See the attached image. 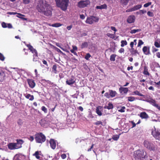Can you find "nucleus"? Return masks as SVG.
Returning <instances> with one entry per match:
<instances>
[{
    "mask_svg": "<svg viewBox=\"0 0 160 160\" xmlns=\"http://www.w3.org/2000/svg\"><path fill=\"white\" fill-rule=\"evenodd\" d=\"M38 12L47 17H50L52 15L53 8L49 3L45 0L39 1L36 6Z\"/></svg>",
    "mask_w": 160,
    "mask_h": 160,
    "instance_id": "nucleus-1",
    "label": "nucleus"
},
{
    "mask_svg": "<svg viewBox=\"0 0 160 160\" xmlns=\"http://www.w3.org/2000/svg\"><path fill=\"white\" fill-rule=\"evenodd\" d=\"M56 6L62 10L65 11L68 6L69 0H55Z\"/></svg>",
    "mask_w": 160,
    "mask_h": 160,
    "instance_id": "nucleus-2",
    "label": "nucleus"
},
{
    "mask_svg": "<svg viewBox=\"0 0 160 160\" xmlns=\"http://www.w3.org/2000/svg\"><path fill=\"white\" fill-rule=\"evenodd\" d=\"M146 152L144 150H138L134 152V157L135 160H142L145 158Z\"/></svg>",
    "mask_w": 160,
    "mask_h": 160,
    "instance_id": "nucleus-3",
    "label": "nucleus"
},
{
    "mask_svg": "<svg viewBox=\"0 0 160 160\" xmlns=\"http://www.w3.org/2000/svg\"><path fill=\"white\" fill-rule=\"evenodd\" d=\"M35 139L37 143H42L45 142L46 137L42 132H37L35 135Z\"/></svg>",
    "mask_w": 160,
    "mask_h": 160,
    "instance_id": "nucleus-4",
    "label": "nucleus"
},
{
    "mask_svg": "<svg viewBox=\"0 0 160 160\" xmlns=\"http://www.w3.org/2000/svg\"><path fill=\"white\" fill-rule=\"evenodd\" d=\"M144 146L148 150L155 151L157 149V146L153 144V143L147 140H144L143 142Z\"/></svg>",
    "mask_w": 160,
    "mask_h": 160,
    "instance_id": "nucleus-5",
    "label": "nucleus"
},
{
    "mask_svg": "<svg viewBox=\"0 0 160 160\" xmlns=\"http://www.w3.org/2000/svg\"><path fill=\"white\" fill-rule=\"evenodd\" d=\"M98 18L93 16L88 17L86 21V22L90 24H92L94 22H98L99 21Z\"/></svg>",
    "mask_w": 160,
    "mask_h": 160,
    "instance_id": "nucleus-6",
    "label": "nucleus"
},
{
    "mask_svg": "<svg viewBox=\"0 0 160 160\" xmlns=\"http://www.w3.org/2000/svg\"><path fill=\"white\" fill-rule=\"evenodd\" d=\"M90 3V1L88 0H81L78 3V6L80 8H83L87 7Z\"/></svg>",
    "mask_w": 160,
    "mask_h": 160,
    "instance_id": "nucleus-7",
    "label": "nucleus"
},
{
    "mask_svg": "<svg viewBox=\"0 0 160 160\" xmlns=\"http://www.w3.org/2000/svg\"><path fill=\"white\" fill-rule=\"evenodd\" d=\"M7 146L8 149L10 150L18 149L20 148V147L17 146L16 143L10 142L8 144Z\"/></svg>",
    "mask_w": 160,
    "mask_h": 160,
    "instance_id": "nucleus-8",
    "label": "nucleus"
},
{
    "mask_svg": "<svg viewBox=\"0 0 160 160\" xmlns=\"http://www.w3.org/2000/svg\"><path fill=\"white\" fill-rule=\"evenodd\" d=\"M152 133L156 139L160 140V130H156L155 129L154 131L152 132Z\"/></svg>",
    "mask_w": 160,
    "mask_h": 160,
    "instance_id": "nucleus-9",
    "label": "nucleus"
},
{
    "mask_svg": "<svg viewBox=\"0 0 160 160\" xmlns=\"http://www.w3.org/2000/svg\"><path fill=\"white\" fill-rule=\"evenodd\" d=\"M27 82L29 85V87L32 88H33L36 85V83L32 79H27Z\"/></svg>",
    "mask_w": 160,
    "mask_h": 160,
    "instance_id": "nucleus-10",
    "label": "nucleus"
},
{
    "mask_svg": "<svg viewBox=\"0 0 160 160\" xmlns=\"http://www.w3.org/2000/svg\"><path fill=\"white\" fill-rule=\"evenodd\" d=\"M66 83L68 85H71L73 84L75 82V80L74 77L72 76L68 80H67L66 81Z\"/></svg>",
    "mask_w": 160,
    "mask_h": 160,
    "instance_id": "nucleus-11",
    "label": "nucleus"
},
{
    "mask_svg": "<svg viewBox=\"0 0 160 160\" xmlns=\"http://www.w3.org/2000/svg\"><path fill=\"white\" fill-rule=\"evenodd\" d=\"M6 77L4 72L1 68H0V82H3Z\"/></svg>",
    "mask_w": 160,
    "mask_h": 160,
    "instance_id": "nucleus-12",
    "label": "nucleus"
},
{
    "mask_svg": "<svg viewBox=\"0 0 160 160\" xmlns=\"http://www.w3.org/2000/svg\"><path fill=\"white\" fill-rule=\"evenodd\" d=\"M119 90L120 93L126 94L128 92L129 90L128 88L121 87L119 88Z\"/></svg>",
    "mask_w": 160,
    "mask_h": 160,
    "instance_id": "nucleus-13",
    "label": "nucleus"
},
{
    "mask_svg": "<svg viewBox=\"0 0 160 160\" xmlns=\"http://www.w3.org/2000/svg\"><path fill=\"white\" fill-rule=\"evenodd\" d=\"M142 51L146 55L151 54L149 47L144 46L142 48Z\"/></svg>",
    "mask_w": 160,
    "mask_h": 160,
    "instance_id": "nucleus-14",
    "label": "nucleus"
},
{
    "mask_svg": "<svg viewBox=\"0 0 160 160\" xmlns=\"http://www.w3.org/2000/svg\"><path fill=\"white\" fill-rule=\"evenodd\" d=\"M50 147L51 148L54 149L56 147V143L55 140L53 139H51L49 141Z\"/></svg>",
    "mask_w": 160,
    "mask_h": 160,
    "instance_id": "nucleus-15",
    "label": "nucleus"
},
{
    "mask_svg": "<svg viewBox=\"0 0 160 160\" xmlns=\"http://www.w3.org/2000/svg\"><path fill=\"white\" fill-rule=\"evenodd\" d=\"M135 16L133 15H131L128 17L127 21L128 23H133L135 21Z\"/></svg>",
    "mask_w": 160,
    "mask_h": 160,
    "instance_id": "nucleus-16",
    "label": "nucleus"
},
{
    "mask_svg": "<svg viewBox=\"0 0 160 160\" xmlns=\"http://www.w3.org/2000/svg\"><path fill=\"white\" fill-rule=\"evenodd\" d=\"M140 117L142 119H147L149 118L148 114L145 112H142L140 113Z\"/></svg>",
    "mask_w": 160,
    "mask_h": 160,
    "instance_id": "nucleus-17",
    "label": "nucleus"
},
{
    "mask_svg": "<svg viewBox=\"0 0 160 160\" xmlns=\"http://www.w3.org/2000/svg\"><path fill=\"white\" fill-rule=\"evenodd\" d=\"M102 108V107L98 106L96 108V112L97 114L99 116H101L102 115V113L101 111V109Z\"/></svg>",
    "mask_w": 160,
    "mask_h": 160,
    "instance_id": "nucleus-18",
    "label": "nucleus"
},
{
    "mask_svg": "<svg viewBox=\"0 0 160 160\" xmlns=\"http://www.w3.org/2000/svg\"><path fill=\"white\" fill-rule=\"evenodd\" d=\"M146 101L149 103L151 104H152L153 106H154V105L156 103V101L152 99V98H150L146 100Z\"/></svg>",
    "mask_w": 160,
    "mask_h": 160,
    "instance_id": "nucleus-19",
    "label": "nucleus"
},
{
    "mask_svg": "<svg viewBox=\"0 0 160 160\" xmlns=\"http://www.w3.org/2000/svg\"><path fill=\"white\" fill-rule=\"evenodd\" d=\"M17 142L16 143V145L17 146L20 147V148L22 147V144L23 142V141L22 139H17Z\"/></svg>",
    "mask_w": 160,
    "mask_h": 160,
    "instance_id": "nucleus-20",
    "label": "nucleus"
},
{
    "mask_svg": "<svg viewBox=\"0 0 160 160\" xmlns=\"http://www.w3.org/2000/svg\"><path fill=\"white\" fill-rule=\"evenodd\" d=\"M57 66L56 64L52 66V72L53 73L56 74L58 72L57 70Z\"/></svg>",
    "mask_w": 160,
    "mask_h": 160,
    "instance_id": "nucleus-21",
    "label": "nucleus"
},
{
    "mask_svg": "<svg viewBox=\"0 0 160 160\" xmlns=\"http://www.w3.org/2000/svg\"><path fill=\"white\" fill-rule=\"evenodd\" d=\"M109 92L110 97L112 98H113L115 97L117 94V93L116 91H114L112 90H109Z\"/></svg>",
    "mask_w": 160,
    "mask_h": 160,
    "instance_id": "nucleus-22",
    "label": "nucleus"
},
{
    "mask_svg": "<svg viewBox=\"0 0 160 160\" xmlns=\"http://www.w3.org/2000/svg\"><path fill=\"white\" fill-rule=\"evenodd\" d=\"M24 95L26 98L29 99L30 101H32L34 99V96L30 94H28L25 95Z\"/></svg>",
    "mask_w": 160,
    "mask_h": 160,
    "instance_id": "nucleus-23",
    "label": "nucleus"
},
{
    "mask_svg": "<svg viewBox=\"0 0 160 160\" xmlns=\"http://www.w3.org/2000/svg\"><path fill=\"white\" fill-rule=\"evenodd\" d=\"M144 69L143 74L145 75L149 76L150 74L148 72V68L146 66H145L144 67Z\"/></svg>",
    "mask_w": 160,
    "mask_h": 160,
    "instance_id": "nucleus-24",
    "label": "nucleus"
},
{
    "mask_svg": "<svg viewBox=\"0 0 160 160\" xmlns=\"http://www.w3.org/2000/svg\"><path fill=\"white\" fill-rule=\"evenodd\" d=\"M104 109H107L108 110L112 109L113 108V106L112 103H109L107 106H105L104 107Z\"/></svg>",
    "mask_w": 160,
    "mask_h": 160,
    "instance_id": "nucleus-25",
    "label": "nucleus"
},
{
    "mask_svg": "<svg viewBox=\"0 0 160 160\" xmlns=\"http://www.w3.org/2000/svg\"><path fill=\"white\" fill-rule=\"evenodd\" d=\"M132 95H137L140 96L144 97L145 95L142 94V93L140 92L138 90H136L132 92Z\"/></svg>",
    "mask_w": 160,
    "mask_h": 160,
    "instance_id": "nucleus-26",
    "label": "nucleus"
},
{
    "mask_svg": "<svg viewBox=\"0 0 160 160\" xmlns=\"http://www.w3.org/2000/svg\"><path fill=\"white\" fill-rule=\"evenodd\" d=\"M107 5L106 4H104L100 6H97L96 8L97 9H107Z\"/></svg>",
    "mask_w": 160,
    "mask_h": 160,
    "instance_id": "nucleus-27",
    "label": "nucleus"
},
{
    "mask_svg": "<svg viewBox=\"0 0 160 160\" xmlns=\"http://www.w3.org/2000/svg\"><path fill=\"white\" fill-rule=\"evenodd\" d=\"M129 1V0H120V2L122 6H126L128 4Z\"/></svg>",
    "mask_w": 160,
    "mask_h": 160,
    "instance_id": "nucleus-28",
    "label": "nucleus"
},
{
    "mask_svg": "<svg viewBox=\"0 0 160 160\" xmlns=\"http://www.w3.org/2000/svg\"><path fill=\"white\" fill-rule=\"evenodd\" d=\"M142 5L140 4L135 6L132 8L133 11L139 9L142 7Z\"/></svg>",
    "mask_w": 160,
    "mask_h": 160,
    "instance_id": "nucleus-29",
    "label": "nucleus"
},
{
    "mask_svg": "<svg viewBox=\"0 0 160 160\" xmlns=\"http://www.w3.org/2000/svg\"><path fill=\"white\" fill-rule=\"evenodd\" d=\"M33 58L32 61L34 62H36L38 61V53L37 54H34L33 55Z\"/></svg>",
    "mask_w": 160,
    "mask_h": 160,
    "instance_id": "nucleus-30",
    "label": "nucleus"
},
{
    "mask_svg": "<svg viewBox=\"0 0 160 160\" xmlns=\"http://www.w3.org/2000/svg\"><path fill=\"white\" fill-rule=\"evenodd\" d=\"M88 44L87 42H83L81 45V48H87L88 46Z\"/></svg>",
    "mask_w": 160,
    "mask_h": 160,
    "instance_id": "nucleus-31",
    "label": "nucleus"
},
{
    "mask_svg": "<svg viewBox=\"0 0 160 160\" xmlns=\"http://www.w3.org/2000/svg\"><path fill=\"white\" fill-rule=\"evenodd\" d=\"M39 155V152L38 151H37L35 152V153L33 154V155L35 156L37 159H39L40 158Z\"/></svg>",
    "mask_w": 160,
    "mask_h": 160,
    "instance_id": "nucleus-32",
    "label": "nucleus"
},
{
    "mask_svg": "<svg viewBox=\"0 0 160 160\" xmlns=\"http://www.w3.org/2000/svg\"><path fill=\"white\" fill-rule=\"evenodd\" d=\"M117 55L115 54H112L110 57V60L111 61L114 62L115 60V58Z\"/></svg>",
    "mask_w": 160,
    "mask_h": 160,
    "instance_id": "nucleus-33",
    "label": "nucleus"
},
{
    "mask_svg": "<svg viewBox=\"0 0 160 160\" xmlns=\"http://www.w3.org/2000/svg\"><path fill=\"white\" fill-rule=\"evenodd\" d=\"M62 24H60L59 23H56L52 24L51 25H49L50 26H52L53 27H59L61 26H62Z\"/></svg>",
    "mask_w": 160,
    "mask_h": 160,
    "instance_id": "nucleus-34",
    "label": "nucleus"
},
{
    "mask_svg": "<svg viewBox=\"0 0 160 160\" xmlns=\"http://www.w3.org/2000/svg\"><path fill=\"white\" fill-rule=\"evenodd\" d=\"M120 134L119 135H115L113 136L112 139L115 141H117L119 138Z\"/></svg>",
    "mask_w": 160,
    "mask_h": 160,
    "instance_id": "nucleus-35",
    "label": "nucleus"
},
{
    "mask_svg": "<svg viewBox=\"0 0 160 160\" xmlns=\"http://www.w3.org/2000/svg\"><path fill=\"white\" fill-rule=\"evenodd\" d=\"M128 101L129 102H132L135 100V98L133 96L127 97Z\"/></svg>",
    "mask_w": 160,
    "mask_h": 160,
    "instance_id": "nucleus-36",
    "label": "nucleus"
},
{
    "mask_svg": "<svg viewBox=\"0 0 160 160\" xmlns=\"http://www.w3.org/2000/svg\"><path fill=\"white\" fill-rule=\"evenodd\" d=\"M141 29H133L131 30L130 32L131 34H134L137 32H138L140 31H141Z\"/></svg>",
    "mask_w": 160,
    "mask_h": 160,
    "instance_id": "nucleus-37",
    "label": "nucleus"
},
{
    "mask_svg": "<svg viewBox=\"0 0 160 160\" xmlns=\"http://www.w3.org/2000/svg\"><path fill=\"white\" fill-rule=\"evenodd\" d=\"M131 52L132 54L135 55H136V54H138V51L136 50H135L133 48H131Z\"/></svg>",
    "mask_w": 160,
    "mask_h": 160,
    "instance_id": "nucleus-38",
    "label": "nucleus"
},
{
    "mask_svg": "<svg viewBox=\"0 0 160 160\" xmlns=\"http://www.w3.org/2000/svg\"><path fill=\"white\" fill-rule=\"evenodd\" d=\"M7 14L9 15H16V14H18L20 16H23V15H22V14L20 13H18L17 12H8L7 13Z\"/></svg>",
    "mask_w": 160,
    "mask_h": 160,
    "instance_id": "nucleus-39",
    "label": "nucleus"
},
{
    "mask_svg": "<svg viewBox=\"0 0 160 160\" xmlns=\"http://www.w3.org/2000/svg\"><path fill=\"white\" fill-rule=\"evenodd\" d=\"M20 158L19 155L16 154L13 157V160H21Z\"/></svg>",
    "mask_w": 160,
    "mask_h": 160,
    "instance_id": "nucleus-40",
    "label": "nucleus"
},
{
    "mask_svg": "<svg viewBox=\"0 0 160 160\" xmlns=\"http://www.w3.org/2000/svg\"><path fill=\"white\" fill-rule=\"evenodd\" d=\"M127 42L126 40H122L121 41V47H123L124 46L127 45Z\"/></svg>",
    "mask_w": 160,
    "mask_h": 160,
    "instance_id": "nucleus-41",
    "label": "nucleus"
},
{
    "mask_svg": "<svg viewBox=\"0 0 160 160\" xmlns=\"http://www.w3.org/2000/svg\"><path fill=\"white\" fill-rule=\"evenodd\" d=\"M126 108L124 106H122L121 107V108L120 109H118V110L119 112H125V109Z\"/></svg>",
    "mask_w": 160,
    "mask_h": 160,
    "instance_id": "nucleus-42",
    "label": "nucleus"
},
{
    "mask_svg": "<svg viewBox=\"0 0 160 160\" xmlns=\"http://www.w3.org/2000/svg\"><path fill=\"white\" fill-rule=\"evenodd\" d=\"M147 15L148 16L150 17H153L154 16V14L153 13L150 11H148L147 12Z\"/></svg>",
    "mask_w": 160,
    "mask_h": 160,
    "instance_id": "nucleus-43",
    "label": "nucleus"
},
{
    "mask_svg": "<svg viewBox=\"0 0 160 160\" xmlns=\"http://www.w3.org/2000/svg\"><path fill=\"white\" fill-rule=\"evenodd\" d=\"M91 57V55L89 53H87L85 57V58L87 60H88Z\"/></svg>",
    "mask_w": 160,
    "mask_h": 160,
    "instance_id": "nucleus-44",
    "label": "nucleus"
},
{
    "mask_svg": "<svg viewBox=\"0 0 160 160\" xmlns=\"http://www.w3.org/2000/svg\"><path fill=\"white\" fill-rule=\"evenodd\" d=\"M143 42L141 40H139L138 41V47H139L141 45L143 44Z\"/></svg>",
    "mask_w": 160,
    "mask_h": 160,
    "instance_id": "nucleus-45",
    "label": "nucleus"
},
{
    "mask_svg": "<svg viewBox=\"0 0 160 160\" xmlns=\"http://www.w3.org/2000/svg\"><path fill=\"white\" fill-rule=\"evenodd\" d=\"M42 110L45 113L47 112V108L44 106H43L41 108Z\"/></svg>",
    "mask_w": 160,
    "mask_h": 160,
    "instance_id": "nucleus-46",
    "label": "nucleus"
},
{
    "mask_svg": "<svg viewBox=\"0 0 160 160\" xmlns=\"http://www.w3.org/2000/svg\"><path fill=\"white\" fill-rule=\"evenodd\" d=\"M151 4L152 2H149L144 4L143 5V6L145 8H146L151 5Z\"/></svg>",
    "mask_w": 160,
    "mask_h": 160,
    "instance_id": "nucleus-47",
    "label": "nucleus"
},
{
    "mask_svg": "<svg viewBox=\"0 0 160 160\" xmlns=\"http://www.w3.org/2000/svg\"><path fill=\"white\" fill-rule=\"evenodd\" d=\"M152 65H153L154 66H155V67L157 68H159L160 67L159 63L156 62H153Z\"/></svg>",
    "mask_w": 160,
    "mask_h": 160,
    "instance_id": "nucleus-48",
    "label": "nucleus"
},
{
    "mask_svg": "<svg viewBox=\"0 0 160 160\" xmlns=\"http://www.w3.org/2000/svg\"><path fill=\"white\" fill-rule=\"evenodd\" d=\"M26 45L30 51H31L33 48V47L30 44H27Z\"/></svg>",
    "mask_w": 160,
    "mask_h": 160,
    "instance_id": "nucleus-49",
    "label": "nucleus"
},
{
    "mask_svg": "<svg viewBox=\"0 0 160 160\" xmlns=\"http://www.w3.org/2000/svg\"><path fill=\"white\" fill-rule=\"evenodd\" d=\"M94 124L96 125H102V123L101 121H97L96 122H95Z\"/></svg>",
    "mask_w": 160,
    "mask_h": 160,
    "instance_id": "nucleus-50",
    "label": "nucleus"
},
{
    "mask_svg": "<svg viewBox=\"0 0 160 160\" xmlns=\"http://www.w3.org/2000/svg\"><path fill=\"white\" fill-rule=\"evenodd\" d=\"M5 58L3 55L0 52V59L1 61H3L4 60Z\"/></svg>",
    "mask_w": 160,
    "mask_h": 160,
    "instance_id": "nucleus-51",
    "label": "nucleus"
},
{
    "mask_svg": "<svg viewBox=\"0 0 160 160\" xmlns=\"http://www.w3.org/2000/svg\"><path fill=\"white\" fill-rule=\"evenodd\" d=\"M17 123L18 125L21 126L23 124V122L22 120L21 119H19L18 120Z\"/></svg>",
    "mask_w": 160,
    "mask_h": 160,
    "instance_id": "nucleus-52",
    "label": "nucleus"
},
{
    "mask_svg": "<svg viewBox=\"0 0 160 160\" xmlns=\"http://www.w3.org/2000/svg\"><path fill=\"white\" fill-rule=\"evenodd\" d=\"M30 51L32 52V53H33V54H37L38 53L37 51L36 50V49L34 48Z\"/></svg>",
    "mask_w": 160,
    "mask_h": 160,
    "instance_id": "nucleus-53",
    "label": "nucleus"
},
{
    "mask_svg": "<svg viewBox=\"0 0 160 160\" xmlns=\"http://www.w3.org/2000/svg\"><path fill=\"white\" fill-rule=\"evenodd\" d=\"M154 45L155 46V47L157 48H160V45L159 44V43L158 42H154Z\"/></svg>",
    "mask_w": 160,
    "mask_h": 160,
    "instance_id": "nucleus-54",
    "label": "nucleus"
},
{
    "mask_svg": "<svg viewBox=\"0 0 160 160\" xmlns=\"http://www.w3.org/2000/svg\"><path fill=\"white\" fill-rule=\"evenodd\" d=\"M104 96L106 97L107 98H109L110 97L109 93L108 92H106L104 94Z\"/></svg>",
    "mask_w": 160,
    "mask_h": 160,
    "instance_id": "nucleus-55",
    "label": "nucleus"
},
{
    "mask_svg": "<svg viewBox=\"0 0 160 160\" xmlns=\"http://www.w3.org/2000/svg\"><path fill=\"white\" fill-rule=\"evenodd\" d=\"M23 3L25 4H28L30 2V0H23Z\"/></svg>",
    "mask_w": 160,
    "mask_h": 160,
    "instance_id": "nucleus-56",
    "label": "nucleus"
},
{
    "mask_svg": "<svg viewBox=\"0 0 160 160\" xmlns=\"http://www.w3.org/2000/svg\"><path fill=\"white\" fill-rule=\"evenodd\" d=\"M154 106L156 107L159 110H160V105H159L158 104L156 103Z\"/></svg>",
    "mask_w": 160,
    "mask_h": 160,
    "instance_id": "nucleus-57",
    "label": "nucleus"
},
{
    "mask_svg": "<svg viewBox=\"0 0 160 160\" xmlns=\"http://www.w3.org/2000/svg\"><path fill=\"white\" fill-rule=\"evenodd\" d=\"M158 50V49L154 47H152V52L153 53H154L155 52L157 51Z\"/></svg>",
    "mask_w": 160,
    "mask_h": 160,
    "instance_id": "nucleus-58",
    "label": "nucleus"
},
{
    "mask_svg": "<svg viewBox=\"0 0 160 160\" xmlns=\"http://www.w3.org/2000/svg\"><path fill=\"white\" fill-rule=\"evenodd\" d=\"M2 27L3 28H6L7 27L6 24L4 22H3L2 24Z\"/></svg>",
    "mask_w": 160,
    "mask_h": 160,
    "instance_id": "nucleus-59",
    "label": "nucleus"
},
{
    "mask_svg": "<svg viewBox=\"0 0 160 160\" xmlns=\"http://www.w3.org/2000/svg\"><path fill=\"white\" fill-rule=\"evenodd\" d=\"M61 157L62 159H64L66 157V154L65 153H63L62 154Z\"/></svg>",
    "mask_w": 160,
    "mask_h": 160,
    "instance_id": "nucleus-60",
    "label": "nucleus"
},
{
    "mask_svg": "<svg viewBox=\"0 0 160 160\" xmlns=\"http://www.w3.org/2000/svg\"><path fill=\"white\" fill-rule=\"evenodd\" d=\"M42 62L45 65L47 66H48V65L46 61L43 59L42 60Z\"/></svg>",
    "mask_w": 160,
    "mask_h": 160,
    "instance_id": "nucleus-61",
    "label": "nucleus"
},
{
    "mask_svg": "<svg viewBox=\"0 0 160 160\" xmlns=\"http://www.w3.org/2000/svg\"><path fill=\"white\" fill-rule=\"evenodd\" d=\"M70 52L73 53V54L75 55H76V56H78V55H77V53L76 52H75L74 50H72V49H71L70 50Z\"/></svg>",
    "mask_w": 160,
    "mask_h": 160,
    "instance_id": "nucleus-62",
    "label": "nucleus"
},
{
    "mask_svg": "<svg viewBox=\"0 0 160 160\" xmlns=\"http://www.w3.org/2000/svg\"><path fill=\"white\" fill-rule=\"evenodd\" d=\"M111 28L112 30H113L115 32H116L117 31V30L116 29V28L113 26H111Z\"/></svg>",
    "mask_w": 160,
    "mask_h": 160,
    "instance_id": "nucleus-63",
    "label": "nucleus"
},
{
    "mask_svg": "<svg viewBox=\"0 0 160 160\" xmlns=\"http://www.w3.org/2000/svg\"><path fill=\"white\" fill-rule=\"evenodd\" d=\"M34 139V138L33 136H30L29 138V140L31 142H32Z\"/></svg>",
    "mask_w": 160,
    "mask_h": 160,
    "instance_id": "nucleus-64",
    "label": "nucleus"
}]
</instances>
